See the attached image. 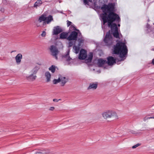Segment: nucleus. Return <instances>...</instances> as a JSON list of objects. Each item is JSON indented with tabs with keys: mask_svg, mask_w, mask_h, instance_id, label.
<instances>
[{
	"mask_svg": "<svg viewBox=\"0 0 154 154\" xmlns=\"http://www.w3.org/2000/svg\"><path fill=\"white\" fill-rule=\"evenodd\" d=\"M114 5L112 3L108 5L104 4L101 7L103 13L101 14V17L103 24L107 23L108 26L111 28L112 32L118 29L117 24L113 23V22L116 21L119 23L120 21L119 15L114 12Z\"/></svg>",
	"mask_w": 154,
	"mask_h": 154,
	"instance_id": "f257e3e1",
	"label": "nucleus"
},
{
	"mask_svg": "<svg viewBox=\"0 0 154 154\" xmlns=\"http://www.w3.org/2000/svg\"><path fill=\"white\" fill-rule=\"evenodd\" d=\"M128 50L125 43L119 41L114 46L113 54H119L122 59L120 61L123 60L126 57Z\"/></svg>",
	"mask_w": 154,
	"mask_h": 154,
	"instance_id": "f03ea898",
	"label": "nucleus"
},
{
	"mask_svg": "<svg viewBox=\"0 0 154 154\" xmlns=\"http://www.w3.org/2000/svg\"><path fill=\"white\" fill-rule=\"evenodd\" d=\"M102 115L105 119L111 118H113L114 119H118L116 113L115 112L111 110H107L103 112Z\"/></svg>",
	"mask_w": 154,
	"mask_h": 154,
	"instance_id": "7ed1b4c3",
	"label": "nucleus"
},
{
	"mask_svg": "<svg viewBox=\"0 0 154 154\" xmlns=\"http://www.w3.org/2000/svg\"><path fill=\"white\" fill-rule=\"evenodd\" d=\"M104 41L106 45L109 46L112 45L113 43L112 37L110 30L106 33L104 39Z\"/></svg>",
	"mask_w": 154,
	"mask_h": 154,
	"instance_id": "20e7f679",
	"label": "nucleus"
},
{
	"mask_svg": "<svg viewBox=\"0 0 154 154\" xmlns=\"http://www.w3.org/2000/svg\"><path fill=\"white\" fill-rule=\"evenodd\" d=\"M50 50L51 52V54L54 57L56 60L58 59L57 55L59 53V51L56 47L54 45L50 46Z\"/></svg>",
	"mask_w": 154,
	"mask_h": 154,
	"instance_id": "39448f33",
	"label": "nucleus"
},
{
	"mask_svg": "<svg viewBox=\"0 0 154 154\" xmlns=\"http://www.w3.org/2000/svg\"><path fill=\"white\" fill-rule=\"evenodd\" d=\"M78 36V33L75 31H72L70 35L67 37V39L69 41L72 40H76Z\"/></svg>",
	"mask_w": 154,
	"mask_h": 154,
	"instance_id": "423d86ee",
	"label": "nucleus"
},
{
	"mask_svg": "<svg viewBox=\"0 0 154 154\" xmlns=\"http://www.w3.org/2000/svg\"><path fill=\"white\" fill-rule=\"evenodd\" d=\"M87 56L86 51L84 49H82L80 52L79 56V59L83 60L85 59Z\"/></svg>",
	"mask_w": 154,
	"mask_h": 154,
	"instance_id": "0eeeda50",
	"label": "nucleus"
},
{
	"mask_svg": "<svg viewBox=\"0 0 154 154\" xmlns=\"http://www.w3.org/2000/svg\"><path fill=\"white\" fill-rule=\"evenodd\" d=\"M146 28H147L146 30V33H151V34H149L150 36L152 38H154V32L153 31V29L148 23L147 24Z\"/></svg>",
	"mask_w": 154,
	"mask_h": 154,
	"instance_id": "6e6552de",
	"label": "nucleus"
},
{
	"mask_svg": "<svg viewBox=\"0 0 154 154\" xmlns=\"http://www.w3.org/2000/svg\"><path fill=\"white\" fill-rule=\"evenodd\" d=\"M62 31L61 28L59 26L54 27L53 31V35H57Z\"/></svg>",
	"mask_w": 154,
	"mask_h": 154,
	"instance_id": "1a4fd4ad",
	"label": "nucleus"
},
{
	"mask_svg": "<svg viewBox=\"0 0 154 154\" xmlns=\"http://www.w3.org/2000/svg\"><path fill=\"white\" fill-rule=\"evenodd\" d=\"M107 63L109 65H112L114 63H116V59L112 57H107Z\"/></svg>",
	"mask_w": 154,
	"mask_h": 154,
	"instance_id": "9d476101",
	"label": "nucleus"
},
{
	"mask_svg": "<svg viewBox=\"0 0 154 154\" xmlns=\"http://www.w3.org/2000/svg\"><path fill=\"white\" fill-rule=\"evenodd\" d=\"M98 83L97 82L94 83H91L89 84V85L88 88V90H89L90 89H93V90H95L96 89L97 87Z\"/></svg>",
	"mask_w": 154,
	"mask_h": 154,
	"instance_id": "9b49d317",
	"label": "nucleus"
},
{
	"mask_svg": "<svg viewBox=\"0 0 154 154\" xmlns=\"http://www.w3.org/2000/svg\"><path fill=\"white\" fill-rule=\"evenodd\" d=\"M22 58V55L20 53H19L15 57V59L16 63L17 64H20L21 60Z\"/></svg>",
	"mask_w": 154,
	"mask_h": 154,
	"instance_id": "f8f14e48",
	"label": "nucleus"
},
{
	"mask_svg": "<svg viewBox=\"0 0 154 154\" xmlns=\"http://www.w3.org/2000/svg\"><path fill=\"white\" fill-rule=\"evenodd\" d=\"M107 63L106 60H103V59H100L98 60V64L100 67L102 66L104 64Z\"/></svg>",
	"mask_w": 154,
	"mask_h": 154,
	"instance_id": "ddd939ff",
	"label": "nucleus"
},
{
	"mask_svg": "<svg viewBox=\"0 0 154 154\" xmlns=\"http://www.w3.org/2000/svg\"><path fill=\"white\" fill-rule=\"evenodd\" d=\"M40 68V67L39 66L36 65L31 70V72L32 73L35 75L37 73Z\"/></svg>",
	"mask_w": 154,
	"mask_h": 154,
	"instance_id": "4468645a",
	"label": "nucleus"
},
{
	"mask_svg": "<svg viewBox=\"0 0 154 154\" xmlns=\"http://www.w3.org/2000/svg\"><path fill=\"white\" fill-rule=\"evenodd\" d=\"M69 51H68L66 54H64L63 56V57L65 58L66 60L68 62H69V61L72 60L71 58L69 56Z\"/></svg>",
	"mask_w": 154,
	"mask_h": 154,
	"instance_id": "2eb2a0df",
	"label": "nucleus"
},
{
	"mask_svg": "<svg viewBox=\"0 0 154 154\" xmlns=\"http://www.w3.org/2000/svg\"><path fill=\"white\" fill-rule=\"evenodd\" d=\"M34 75V74L32 73L28 76H27L26 77V79L28 80H31L32 81H34L35 80L37 76L36 75Z\"/></svg>",
	"mask_w": 154,
	"mask_h": 154,
	"instance_id": "dca6fc26",
	"label": "nucleus"
},
{
	"mask_svg": "<svg viewBox=\"0 0 154 154\" xmlns=\"http://www.w3.org/2000/svg\"><path fill=\"white\" fill-rule=\"evenodd\" d=\"M60 38L62 39H67L68 37V33L66 32H63L60 34Z\"/></svg>",
	"mask_w": 154,
	"mask_h": 154,
	"instance_id": "f3484780",
	"label": "nucleus"
},
{
	"mask_svg": "<svg viewBox=\"0 0 154 154\" xmlns=\"http://www.w3.org/2000/svg\"><path fill=\"white\" fill-rule=\"evenodd\" d=\"M46 19L47 17H46V15H42L39 17L38 21L40 23L42 21L45 22L46 20Z\"/></svg>",
	"mask_w": 154,
	"mask_h": 154,
	"instance_id": "a211bd4d",
	"label": "nucleus"
},
{
	"mask_svg": "<svg viewBox=\"0 0 154 154\" xmlns=\"http://www.w3.org/2000/svg\"><path fill=\"white\" fill-rule=\"evenodd\" d=\"M45 76L46 78L47 82H48L50 81L51 77V74L49 72H46L45 73Z\"/></svg>",
	"mask_w": 154,
	"mask_h": 154,
	"instance_id": "6ab92c4d",
	"label": "nucleus"
},
{
	"mask_svg": "<svg viewBox=\"0 0 154 154\" xmlns=\"http://www.w3.org/2000/svg\"><path fill=\"white\" fill-rule=\"evenodd\" d=\"M93 54L92 53H90L88 58L85 60V61L87 63L91 62L92 59Z\"/></svg>",
	"mask_w": 154,
	"mask_h": 154,
	"instance_id": "aec40b11",
	"label": "nucleus"
},
{
	"mask_svg": "<svg viewBox=\"0 0 154 154\" xmlns=\"http://www.w3.org/2000/svg\"><path fill=\"white\" fill-rule=\"evenodd\" d=\"M42 3V2L41 0H38L34 4V7L37 8V7L40 6Z\"/></svg>",
	"mask_w": 154,
	"mask_h": 154,
	"instance_id": "412c9836",
	"label": "nucleus"
},
{
	"mask_svg": "<svg viewBox=\"0 0 154 154\" xmlns=\"http://www.w3.org/2000/svg\"><path fill=\"white\" fill-rule=\"evenodd\" d=\"M113 36L116 38H119V34L118 32V30H115L112 33Z\"/></svg>",
	"mask_w": 154,
	"mask_h": 154,
	"instance_id": "4be33fe9",
	"label": "nucleus"
},
{
	"mask_svg": "<svg viewBox=\"0 0 154 154\" xmlns=\"http://www.w3.org/2000/svg\"><path fill=\"white\" fill-rule=\"evenodd\" d=\"M61 81V85L62 86H63L65 84V83L67 82V79H66V77H63L61 78L60 79Z\"/></svg>",
	"mask_w": 154,
	"mask_h": 154,
	"instance_id": "5701e85b",
	"label": "nucleus"
},
{
	"mask_svg": "<svg viewBox=\"0 0 154 154\" xmlns=\"http://www.w3.org/2000/svg\"><path fill=\"white\" fill-rule=\"evenodd\" d=\"M52 20H53V18L52 16L49 15L48 17H47L46 20L45 22H46L47 24H48Z\"/></svg>",
	"mask_w": 154,
	"mask_h": 154,
	"instance_id": "b1692460",
	"label": "nucleus"
},
{
	"mask_svg": "<svg viewBox=\"0 0 154 154\" xmlns=\"http://www.w3.org/2000/svg\"><path fill=\"white\" fill-rule=\"evenodd\" d=\"M73 49L75 50V53L77 54H78L79 51L80 47H78L74 45L73 46Z\"/></svg>",
	"mask_w": 154,
	"mask_h": 154,
	"instance_id": "393cba45",
	"label": "nucleus"
},
{
	"mask_svg": "<svg viewBox=\"0 0 154 154\" xmlns=\"http://www.w3.org/2000/svg\"><path fill=\"white\" fill-rule=\"evenodd\" d=\"M56 67L55 66L52 65L49 68V70L51 71V72L53 73H54Z\"/></svg>",
	"mask_w": 154,
	"mask_h": 154,
	"instance_id": "a878e982",
	"label": "nucleus"
},
{
	"mask_svg": "<svg viewBox=\"0 0 154 154\" xmlns=\"http://www.w3.org/2000/svg\"><path fill=\"white\" fill-rule=\"evenodd\" d=\"M41 150L43 152V154H49L50 152V150L48 149H41Z\"/></svg>",
	"mask_w": 154,
	"mask_h": 154,
	"instance_id": "bb28decb",
	"label": "nucleus"
},
{
	"mask_svg": "<svg viewBox=\"0 0 154 154\" xmlns=\"http://www.w3.org/2000/svg\"><path fill=\"white\" fill-rule=\"evenodd\" d=\"M93 0H83V3L85 5H89V2H91Z\"/></svg>",
	"mask_w": 154,
	"mask_h": 154,
	"instance_id": "cd10ccee",
	"label": "nucleus"
},
{
	"mask_svg": "<svg viewBox=\"0 0 154 154\" xmlns=\"http://www.w3.org/2000/svg\"><path fill=\"white\" fill-rule=\"evenodd\" d=\"M61 81L60 79V78L57 79H54L53 81L54 84H56Z\"/></svg>",
	"mask_w": 154,
	"mask_h": 154,
	"instance_id": "c85d7f7f",
	"label": "nucleus"
},
{
	"mask_svg": "<svg viewBox=\"0 0 154 154\" xmlns=\"http://www.w3.org/2000/svg\"><path fill=\"white\" fill-rule=\"evenodd\" d=\"M34 154H43L41 149H38Z\"/></svg>",
	"mask_w": 154,
	"mask_h": 154,
	"instance_id": "c756f323",
	"label": "nucleus"
},
{
	"mask_svg": "<svg viewBox=\"0 0 154 154\" xmlns=\"http://www.w3.org/2000/svg\"><path fill=\"white\" fill-rule=\"evenodd\" d=\"M153 118V117H148L147 116H145L143 119V121H146L148 119H150Z\"/></svg>",
	"mask_w": 154,
	"mask_h": 154,
	"instance_id": "7c9ffc66",
	"label": "nucleus"
},
{
	"mask_svg": "<svg viewBox=\"0 0 154 154\" xmlns=\"http://www.w3.org/2000/svg\"><path fill=\"white\" fill-rule=\"evenodd\" d=\"M141 145L140 144L138 143L132 146V148L135 149Z\"/></svg>",
	"mask_w": 154,
	"mask_h": 154,
	"instance_id": "2f4dec72",
	"label": "nucleus"
},
{
	"mask_svg": "<svg viewBox=\"0 0 154 154\" xmlns=\"http://www.w3.org/2000/svg\"><path fill=\"white\" fill-rule=\"evenodd\" d=\"M79 42H80V43H83L84 42V40L82 39L81 38H79L78 39Z\"/></svg>",
	"mask_w": 154,
	"mask_h": 154,
	"instance_id": "473e14b6",
	"label": "nucleus"
},
{
	"mask_svg": "<svg viewBox=\"0 0 154 154\" xmlns=\"http://www.w3.org/2000/svg\"><path fill=\"white\" fill-rule=\"evenodd\" d=\"M67 26L68 27L69 26H70L71 25V24L72 23V22L70 21H69L68 20H67Z\"/></svg>",
	"mask_w": 154,
	"mask_h": 154,
	"instance_id": "72a5a7b5",
	"label": "nucleus"
},
{
	"mask_svg": "<svg viewBox=\"0 0 154 154\" xmlns=\"http://www.w3.org/2000/svg\"><path fill=\"white\" fill-rule=\"evenodd\" d=\"M46 35V33L45 32L43 31L41 34V35L43 37H45Z\"/></svg>",
	"mask_w": 154,
	"mask_h": 154,
	"instance_id": "f704fd0d",
	"label": "nucleus"
},
{
	"mask_svg": "<svg viewBox=\"0 0 154 154\" xmlns=\"http://www.w3.org/2000/svg\"><path fill=\"white\" fill-rule=\"evenodd\" d=\"M73 42L71 41L69 42V47H71L73 45Z\"/></svg>",
	"mask_w": 154,
	"mask_h": 154,
	"instance_id": "c9c22d12",
	"label": "nucleus"
},
{
	"mask_svg": "<svg viewBox=\"0 0 154 154\" xmlns=\"http://www.w3.org/2000/svg\"><path fill=\"white\" fill-rule=\"evenodd\" d=\"M131 133H132L133 134H137L138 133H140V132H135L133 131H131Z\"/></svg>",
	"mask_w": 154,
	"mask_h": 154,
	"instance_id": "e433bc0d",
	"label": "nucleus"
},
{
	"mask_svg": "<svg viewBox=\"0 0 154 154\" xmlns=\"http://www.w3.org/2000/svg\"><path fill=\"white\" fill-rule=\"evenodd\" d=\"M60 100V99L57 100L56 99H54L53 100V101L54 102H58L59 101V100Z\"/></svg>",
	"mask_w": 154,
	"mask_h": 154,
	"instance_id": "4c0bfd02",
	"label": "nucleus"
},
{
	"mask_svg": "<svg viewBox=\"0 0 154 154\" xmlns=\"http://www.w3.org/2000/svg\"><path fill=\"white\" fill-rule=\"evenodd\" d=\"M2 3L4 4H7V1L6 0H2Z\"/></svg>",
	"mask_w": 154,
	"mask_h": 154,
	"instance_id": "58836bf2",
	"label": "nucleus"
},
{
	"mask_svg": "<svg viewBox=\"0 0 154 154\" xmlns=\"http://www.w3.org/2000/svg\"><path fill=\"white\" fill-rule=\"evenodd\" d=\"M54 109V107H51L49 109V110L51 111L53 110Z\"/></svg>",
	"mask_w": 154,
	"mask_h": 154,
	"instance_id": "ea45409f",
	"label": "nucleus"
},
{
	"mask_svg": "<svg viewBox=\"0 0 154 154\" xmlns=\"http://www.w3.org/2000/svg\"><path fill=\"white\" fill-rule=\"evenodd\" d=\"M78 35L79 36V37H80L81 38V37H82V35H81V33H80V32L78 33Z\"/></svg>",
	"mask_w": 154,
	"mask_h": 154,
	"instance_id": "a19ab883",
	"label": "nucleus"
},
{
	"mask_svg": "<svg viewBox=\"0 0 154 154\" xmlns=\"http://www.w3.org/2000/svg\"><path fill=\"white\" fill-rule=\"evenodd\" d=\"M0 11L2 12H3L5 11L4 9L3 8H1Z\"/></svg>",
	"mask_w": 154,
	"mask_h": 154,
	"instance_id": "79ce46f5",
	"label": "nucleus"
},
{
	"mask_svg": "<svg viewBox=\"0 0 154 154\" xmlns=\"http://www.w3.org/2000/svg\"><path fill=\"white\" fill-rule=\"evenodd\" d=\"M81 44H82V43H80V42H79V43H78V47H79L81 45Z\"/></svg>",
	"mask_w": 154,
	"mask_h": 154,
	"instance_id": "37998d69",
	"label": "nucleus"
},
{
	"mask_svg": "<svg viewBox=\"0 0 154 154\" xmlns=\"http://www.w3.org/2000/svg\"><path fill=\"white\" fill-rule=\"evenodd\" d=\"M152 63L153 65H154V58L152 60Z\"/></svg>",
	"mask_w": 154,
	"mask_h": 154,
	"instance_id": "c03bdc74",
	"label": "nucleus"
},
{
	"mask_svg": "<svg viewBox=\"0 0 154 154\" xmlns=\"http://www.w3.org/2000/svg\"><path fill=\"white\" fill-rule=\"evenodd\" d=\"M73 27H74V29L75 30H76L77 31H79V30H77V29H76V28L74 26H73Z\"/></svg>",
	"mask_w": 154,
	"mask_h": 154,
	"instance_id": "a18cd8bd",
	"label": "nucleus"
},
{
	"mask_svg": "<svg viewBox=\"0 0 154 154\" xmlns=\"http://www.w3.org/2000/svg\"><path fill=\"white\" fill-rule=\"evenodd\" d=\"M37 64L38 65H42V64L40 63H37Z\"/></svg>",
	"mask_w": 154,
	"mask_h": 154,
	"instance_id": "49530a36",
	"label": "nucleus"
},
{
	"mask_svg": "<svg viewBox=\"0 0 154 154\" xmlns=\"http://www.w3.org/2000/svg\"><path fill=\"white\" fill-rule=\"evenodd\" d=\"M15 51H12L11 52V53H12L14 52H15Z\"/></svg>",
	"mask_w": 154,
	"mask_h": 154,
	"instance_id": "de8ad7c7",
	"label": "nucleus"
},
{
	"mask_svg": "<svg viewBox=\"0 0 154 154\" xmlns=\"http://www.w3.org/2000/svg\"><path fill=\"white\" fill-rule=\"evenodd\" d=\"M120 26V24H118V26L119 27V26Z\"/></svg>",
	"mask_w": 154,
	"mask_h": 154,
	"instance_id": "09e8293b",
	"label": "nucleus"
},
{
	"mask_svg": "<svg viewBox=\"0 0 154 154\" xmlns=\"http://www.w3.org/2000/svg\"><path fill=\"white\" fill-rule=\"evenodd\" d=\"M152 50L154 51V48H152Z\"/></svg>",
	"mask_w": 154,
	"mask_h": 154,
	"instance_id": "8fccbe9b",
	"label": "nucleus"
},
{
	"mask_svg": "<svg viewBox=\"0 0 154 154\" xmlns=\"http://www.w3.org/2000/svg\"><path fill=\"white\" fill-rule=\"evenodd\" d=\"M151 117H153V118H152V119H154V116Z\"/></svg>",
	"mask_w": 154,
	"mask_h": 154,
	"instance_id": "3c124183",
	"label": "nucleus"
},
{
	"mask_svg": "<svg viewBox=\"0 0 154 154\" xmlns=\"http://www.w3.org/2000/svg\"><path fill=\"white\" fill-rule=\"evenodd\" d=\"M37 26L38 27V26H39V25H38L37 24Z\"/></svg>",
	"mask_w": 154,
	"mask_h": 154,
	"instance_id": "603ef678",
	"label": "nucleus"
},
{
	"mask_svg": "<svg viewBox=\"0 0 154 154\" xmlns=\"http://www.w3.org/2000/svg\"><path fill=\"white\" fill-rule=\"evenodd\" d=\"M60 13H63V12H61Z\"/></svg>",
	"mask_w": 154,
	"mask_h": 154,
	"instance_id": "864d4df0",
	"label": "nucleus"
},
{
	"mask_svg": "<svg viewBox=\"0 0 154 154\" xmlns=\"http://www.w3.org/2000/svg\"><path fill=\"white\" fill-rule=\"evenodd\" d=\"M141 131V130H139V131Z\"/></svg>",
	"mask_w": 154,
	"mask_h": 154,
	"instance_id": "5fc2aeb1",
	"label": "nucleus"
}]
</instances>
